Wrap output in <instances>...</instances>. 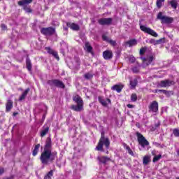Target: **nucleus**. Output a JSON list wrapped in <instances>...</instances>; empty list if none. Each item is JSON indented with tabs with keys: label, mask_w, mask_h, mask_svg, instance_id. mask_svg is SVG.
<instances>
[{
	"label": "nucleus",
	"mask_w": 179,
	"mask_h": 179,
	"mask_svg": "<svg viewBox=\"0 0 179 179\" xmlns=\"http://www.w3.org/2000/svg\"><path fill=\"white\" fill-rule=\"evenodd\" d=\"M57 158V152H51V150H43L40 157V160L42 164L47 166V164L54 162Z\"/></svg>",
	"instance_id": "f257e3e1"
},
{
	"label": "nucleus",
	"mask_w": 179,
	"mask_h": 179,
	"mask_svg": "<svg viewBox=\"0 0 179 179\" xmlns=\"http://www.w3.org/2000/svg\"><path fill=\"white\" fill-rule=\"evenodd\" d=\"M101 136L98 143V145L96 147V150L103 152V146H105L106 149H108V148H110V138H108V137L104 136V131H101Z\"/></svg>",
	"instance_id": "f03ea898"
},
{
	"label": "nucleus",
	"mask_w": 179,
	"mask_h": 179,
	"mask_svg": "<svg viewBox=\"0 0 179 179\" xmlns=\"http://www.w3.org/2000/svg\"><path fill=\"white\" fill-rule=\"evenodd\" d=\"M73 100L77 105L71 106L72 110L74 111H82L83 110V100H82V98L79 95H76L73 97Z\"/></svg>",
	"instance_id": "7ed1b4c3"
},
{
	"label": "nucleus",
	"mask_w": 179,
	"mask_h": 179,
	"mask_svg": "<svg viewBox=\"0 0 179 179\" xmlns=\"http://www.w3.org/2000/svg\"><path fill=\"white\" fill-rule=\"evenodd\" d=\"M136 135L138 138V142L141 146L140 150H149V148L146 149V147L149 145V141H148V140H146V138L141 133L137 132Z\"/></svg>",
	"instance_id": "20e7f679"
},
{
	"label": "nucleus",
	"mask_w": 179,
	"mask_h": 179,
	"mask_svg": "<svg viewBox=\"0 0 179 179\" xmlns=\"http://www.w3.org/2000/svg\"><path fill=\"white\" fill-rule=\"evenodd\" d=\"M32 2L33 0H21L18 1V5L20 6H23V9L27 13H31L33 10H31L30 6H29V3H31Z\"/></svg>",
	"instance_id": "39448f33"
},
{
	"label": "nucleus",
	"mask_w": 179,
	"mask_h": 179,
	"mask_svg": "<svg viewBox=\"0 0 179 179\" xmlns=\"http://www.w3.org/2000/svg\"><path fill=\"white\" fill-rule=\"evenodd\" d=\"M140 29L141 31H143L147 34H150V36H152L153 37H158L159 36V34H157L155 30L146 27L145 25L140 24Z\"/></svg>",
	"instance_id": "423d86ee"
},
{
	"label": "nucleus",
	"mask_w": 179,
	"mask_h": 179,
	"mask_svg": "<svg viewBox=\"0 0 179 179\" xmlns=\"http://www.w3.org/2000/svg\"><path fill=\"white\" fill-rule=\"evenodd\" d=\"M48 83L50 86H55L56 87H59V89H65V85L59 80H50Z\"/></svg>",
	"instance_id": "0eeeda50"
},
{
	"label": "nucleus",
	"mask_w": 179,
	"mask_h": 179,
	"mask_svg": "<svg viewBox=\"0 0 179 179\" xmlns=\"http://www.w3.org/2000/svg\"><path fill=\"white\" fill-rule=\"evenodd\" d=\"M157 19L162 20V23H173V18L163 15L162 12L158 13Z\"/></svg>",
	"instance_id": "6e6552de"
},
{
	"label": "nucleus",
	"mask_w": 179,
	"mask_h": 179,
	"mask_svg": "<svg viewBox=\"0 0 179 179\" xmlns=\"http://www.w3.org/2000/svg\"><path fill=\"white\" fill-rule=\"evenodd\" d=\"M149 113H155V114L159 111V103L157 101H152L148 106Z\"/></svg>",
	"instance_id": "1a4fd4ad"
},
{
	"label": "nucleus",
	"mask_w": 179,
	"mask_h": 179,
	"mask_svg": "<svg viewBox=\"0 0 179 179\" xmlns=\"http://www.w3.org/2000/svg\"><path fill=\"white\" fill-rule=\"evenodd\" d=\"M141 59L143 61V66H148V65H150L152 62H153V59H155V57L153 56L150 55L147 56L146 57H141Z\"/></svg>",
	"instance_id": "9d476101"
},
{
	"label": "nucleus",
	"mask_w": 179,
	"mask_h": 179,
	"mask_svg": "<svg viewBox=\"0 0 179 179\" xmlns=\"http://www.w3.org/2000/svg\"><path fill=\"white\" fill-rule=\"evenodd\" d=\"M41 32L45 36H52V34L55 33V29L52 27L42 28Z\"/></svg>",
	"instance_id": "9b49d317"
},
{
	"label": "nucleus",
	"mask_w": 179,
	"mask_h": 179,
	"mask_svg": "<svg viewBox=\"0 0 179 179\" xmlns=\"http://www.w3.org/2000/svg\"><path fill=\"white\" fill-rule=\"evenodd\" d=\"M174 83V81L167 79L160 81L159 86H160V87H170V86H173Z\"/></svg>",
	"instance_id": "f8f14e48"
},
{
	"label": "nucleus",
	"mask_w": 179,
	"mask_h": 179,
	"mask_svg": "<svg viewBox=\"0 0 179 179\" xmlns=\"http://www.w3.org/2000/svg\"><path fill=\"white\" fill-rule=\"evenodd\" d=\"M98 22L99 24H101L102 26H108L111 24L113 22V19L112 18H101L99 20Z\"/></svg>",
	"instance_id": "ddd939ff"
},
{
	"label": "nucleus",
	"mask_w": 179,
	"mask_h": 179,
	"mask_svg": "<svg viewBox=\"0 0 179 179\" xmlns=\"http://www.w3.org/2000/svg\"><path fill=\"white\" fill-rule=\"evenodd\" d=\"M103 57L104 59H111V58H113V51L105 50L103 52Z\"/></svg>",
	"instance_id": "4468645a"
},
{
	"label": "nucleus",
	"mask_w": 179,
	"mask_h": 179,
	"mask_svg": "<svg viewBox=\"0 0 179 179\" xmlns=\"http://www.w3.org/2000/svg\"><path fill=\"white\" fill-rule=\"evenodd\" d=\"M52 146L51 138L48 137L46 139L44 150H51Z\"/></svg>",
	"instance_id": "2eb2a0df"
},
{
	"label": "nucleus",
	"mask_w": 179,
	"mask_h": 179,
	"mask_svg": "<svg viewBox=\"0 0 179 179\" xmlns=\"http://www.w3.org/2000/svg\"><path fill=\"white\" fill-rule=\"evenodd\" d=\"M99 101L102 104V106H107V104H110L111 103V100L110 99H103L101 96H99Z\"/></svg>",
	"instance_id": "dca6fc26"
},
{
	"label": "nucleus",
	"mask_w": 179,
	"mask_h": 179,
	"mask_svg": "<svg viewBox=\"0 0 179 179\" xmlns=\"http://www.w3.org/2000/svg\"><path fill=\"white\" fill-rule=\"evenodd\" d=\"M112 90L116 91L117 93H121L122 89H124V85H115L111 87Z\"/></svg>",
	"instance_id": "f3484780"
},
{
	"label": "nucleus",
	"mask_w": 179,
	"mask_h": 179,
	"mask_svg": "<svg viewBox=\"0 0 179 179\" xmlns=\"http://www.w3.org/2000/svg\"><path fill=\"white\" fill-rule=\"evenodd\" d=\"M50 131V127L48 126H44L41 131V137L44 138L47 134H48V131Z\"/></svg>",
	"instance_id": "a211bd4d"
},
{
	"label": "nucleus",
	"mask_w": 179,
	"mask_h": 179,
	"mask_svg": "<svg viewBox=\"0 0 179 179\" xmlns=\"http://www.w3.org/2000/svg\"><path fill=\"white\" fill-rule=\"evenodd\" d=\"M30 92V88H27V90H25L22 95L20 96L19 98V101H22V100H24V99H26V97L27 96V94H29V92Z\"/></svg>",
	"instance_id": "6ab92c4d"
},
{
	"label": "nucleus",
	"mask_w": 179,
	"mask_h": 179,
	"mask_svg": "<svg viewBox=\"0 0 179 179\" xmlns=\"http://www.w3.org/2000/svg\"><path fill=\"white\" fill-rule=\"evenodd\" d=\"M46 50L48 52H49V54H51L52 55H53V57H55V58H56V59L59 61V57H58V53L57 52L51 50V48H46Z\"/></svg>",
	"instance_id": "aec40b11"
},
{
	"label": "nucleus",
	"mask_w": 179,
	"mask_h": 179,
	"mask_svg": "<svg viewBox=\"0 0 179 179\" xmlns=\"http://www.w3.org/2000/svg\"><path fill=\"white\" fill-rule=\"evenodd\" d=\"M13 107V102L10 99H8L6 105V111L7 112L10 111Z\"/></svg>",
	"instance_id": "412c9836"
},
{
	"label": "nucleus",
	"mask_w": 179,
	"mask_h": 179,
	"mask_svg": "<svg viewBox=\"0 0 179 179\" xmlns=\"http://www.w3.org/2000/svg\"><path fill=\"white\" fill-rule=\"evenodd\" d=\"M127 44H128L129 47H134L136 45V44H138V41H136V39H131L130 41H128L127 42Z\"/></svg>",
	"instance_id": "4be33fe9"
},
{
	"label": "nucleus",
	"mask_w": 179,
	"mask_h": 179,
	"mask_svg": "<svg viewBox=\"0 0 179 179\" xmlns=\"http://www.w3.org/2000/svg\"><path fill=\"white\" fill-rule=\"evenodd\" d=\"M150 162V156L149 155H145L143 159V164L145 165V166H147V164H149Z\"/></svg>",
	"instance_id": "5701e85b"
},
{
	"label": "nucleus",
	"mask_w": 179,
	"mask_h": 179,
	"mask_svg": "<svg viewBox=\"0 0 179 179\" xmlns=\"http://www.w3.org/2000/svg\"><path fill=\"white\" fill-rule=\"evenodd\" d=\"M136 85H138V80L136 78L130 80L131 89H135V87H136Z\"/></svg>",
	"instance_id": "b1692460"
},
{
	"label": "nucleus",
	"mask_w": 179,
	"mask_h": 179,
	"mask_svg": "<svg viewBox=\"0 0 179 179\" xmlns=\"http://www.w3.org/2000/svg\"><path fill=\"white\" fill-rule=\"evenodd\" d=\"M98 159L99 160V162H101V163H107V162H109L110 158L106 156L103 157H99Z\"/></svg>",
	"instance_id": "393cba45"
},
{
	"label": "nucleus",
	"mask_w": 179,
	"mask_h": 179,
	"mask_svg": "<svg viewBox=\"0 0 179 179\" xmlns=\"http://www.w3.org/2000/svg\"><path fill=\"white\" fill-rule=\"evenodd\" d=\"M131 71H132L133 73H138V72H139V71H141V64H138L137 66H134L131 69Z\"/></svg>",
	"instance_id": "a878e982"
},
{
	"label": "nucleus",
	"mask_w": 179,
	"mask_h": 179,
	"mask_svg": "<svg viewBox=\"0 0 179 179\" xmlns=\"http://www.w3.org/2000/svg\"><path fill=\"white\" fill-rule=\"evenodd\" d=\"M124 148L126 149V150H127L129 155H131V156H134V152L132 151L129 145L124 144Z\"/></svg>",
	"instance_id": "bb28decb"
},
{
	"label": "nucleus",
	"mask_w": 179,
	"mask_h": 179,
	"mask_svg": "<svg viewBox=\"0 0 179 179\" xmlns=\"http://www.w3.org/2000/svg\"><path fill=\"white\" fill-rule=\"evenodd\" d=\"M39 149H40V144L36 145L32 152L33 156H37V153H38Z\"/></svg>",
	"instance_id": "cd10ccee"
},
{
	"label": "nucleus",
	"mask_w": 179,
	"mask_h": 179,
	"mask_svg": "<svg viewBox=\"0 0 179 179\" xmlns=\"http://www.w3.org/2000/svg\"><path fill=\"white\" fill-rule=\"evenodd\" d=\"M70 28L71 29V30L78 31V30H79V25H78L75 23H72L70 24Z\"/></svg>",
	"instance_id": "c85d7f7f"
},
{
	"label": "nucleus",
	"mask_w": 179,
	"mask_h": 179,
	"mask_svg": "<svg viewBox=\"0 0 179 179\" xmlns=\"http://www.w3.org/2000/svg\"><path fill=\"white\" fill-rule=\"evenodd\" d=\"M165 0H157V7L158 8V9H160V8H162V6H163V3L164 2Z\"/></svg>",
	"instance_id": "c756f323"
},
{
	"label": "nucleus",
	"mask_w": 179,
	"mask_h": 179,
	"mask_svg": "<svg viewBox=\"0 0 179 179\" xmlns=\"http://www.w3.org/2000/svg\"><path fill=\"white\" fill-rule=\"evenodd\" d=\"M85 48L87 52H92L93 48L90 45L89 43H85Z\"/></svg>",
	"instance_id": "7c9ffc66"
},
{
	"label": "nucleus",
	"mask_w": 179,
	"mask_h": 179,
	"mask_svg": "<svg viewBox=\"0 0 179 179\" xmlns=\"http://www.w3.org/2000/svg\"><path fill=\"white\" fill-rule=\"evenodd\" d=\"M170 3H171V6L173 8V9H177V5H178L177 1L172 0L171 1Z\"/></svg>",
	"instance_id": "2f4dec72"
},
{
	"label": "nucleus",
	"mask_w": 179,
	"mask_h": 179,
	"mask_svg": "<svg viewBox=\"0 0 179 179\" xmlns=\"http://www.w3.org/2000/svg\"><path fill=\"white\" fill-rule=\"evenodd\" d=\"M161 92L162 93H163L164 94H166V96H170V93H171V92H169L164 90H156V92Z\"/></svg>",
	"instance_id": "473e14b6"
},
{
	"label": "nucleus",
	"mask_w": 179,
	"mask_h": 179,
	"mask_svg": "<svg viewBox=\"0 0 179 179\" xmlns=\"http://www.w3.org/2000/svg\"><path fill=\"white\" fill-rule=\"evenodd\" d=\"M53 171H50L44 177V179H51V177L53 176Z\"/></svg>",
	"instance_id": "72a5a7b5"
},
{
	"label": "nucleus",
	"mask_w": 179,
	"mask_h": 179,
	"mask_svg": "<svg viewBox=\"0 0 179 179\" xmlns=\"http://www.w3.org/2000/svg\"><path fill=\"white\" fill-rule=\"evenodd\" d=\"M159 159H162V155H156L154 157L152 162L154 163H156V162H159Z\"/></svg>",
	"instance_id": "f704fd0d"
},
{
	"label": "nucleus",
	"mask_w": 179,
	"mask_h": 179,
	"mask_svg": "<svg viewBox=\"0 0 179 179\" xmlns=\"http://www.w3.org/2000/svg\"><path fill=\"white\" fill-rule=\"evenodd\" d=\"M84 78H85V79H92V78H93V75L90 73H87L84 75Z\"/></svg>",
	"instance_id": "c9c22d12"
},
{
	"label": "nucleus",
	"mask_w": 179,
	"mask_h": 179,
	"mask_svg": "<svg viewBox=\"0 0 179 179\" xmlns=\"http://www.w3.org/2000/svg\"><path fill=\"white\" fill-rule=\"evenodd\" d=\"M173 134L174 136H176V138H179V129H173Z\"/></svg>",
	"instance_id": "e433bc0d"
},
{
	"label": "nucleus",
	"mask_w": 179,
	"mask_h": 179,
	"mask_svg": "<svg viewBox=\"0 0 179 179\" xmlns=\"http://www.w3.org/2000/svg\"><path fill=\"white\" fill-rule=\"evenodd\" d=\"M131 101H136V100H138V96H136V94H131Z\"/></svg>",
	"instance_id": "4c0bfd02"
},
{
	"label": "nucleus",
	"mask_w": 179,
	"mask_h": 179,
	"mask_svg": "<svg viewBox=\"0 0 179 179\" xmlns=\"http://www.w3.org/2000/svg\"><path fill=\"white\" fill-rule=\"evenodd\" d=\"M108 43H110V44L111 45H113V47L115 46V45L117 44V43L115 42V41H113L111 39L108 40Z\"/></svg>",
	"instance_id": "58836bf2"
},
{
	"label": "nucleus",
	"mask_w": 179,
	"mask_h": 179,
	"mask_svg": "<svg viewBox=\"0 0 179 179\" xmlns=\"http://www.w3.org/2000/svg\"><path fill=\"white\" fill-rule=\"evenodd\" d=\"M145 51H146V49L145 48H142L140 50V55H143L145 54Z\"/></svg>",
	"instance_id": "ea45409f"
},
{
	"label": "nucleus",
	"mask_w": 179,
	"mask_h": 179,
	"mask_svg": "<svg viewBox=\"0 0 179 179\" xmlns=\"http://www.w3.org/2000/svg\"><path fill=\"white\" fill-rule=\"evenodd\" d=\"M129 62H130L131 64H134V62H135V57H129Z\"/></svg>",
	"instance_id": "a19ab883"
},
{
	"label": "nucleus",
	"mask_w": 179,
	"mask_h": 179,
	"mask_svg": "<svg viewBox=\"0 0 179 179\" xmlns=\"http://www.w3.org/2000/svg\"><path fill=\"white\" fill-rule=\"evenodd\" d=\"M26 64H27V65L31 64V62L30 61V59L27 58Z\"/></svg>",
	"instance_id": "79ce46f5"
},
{
	"label": "nucleus",
	"mask_w": 179,
	"mask_h": 179,
	"mask_svg": "<svg viewBox=\"0 0 179 179\" xmlns=\"http://www.w3.org/2000/svg\"><path fill=\"white\" fill-rule=\"evenodd\" d=\"M27 68L28 71H31V64H27Z\"/></svg>",
	"instance_id": "37998d69"
},
{
	"label": "nucleus",
	"mask_w": 179,
	"mask_h": 179,
	"mask_svg": "<svg viewBox=\"0 0 179 179\" xmlns=\"http://www.w3.org/2000/svg\"><path fill=\"white\" fill-rule=\"evenodd\" d=\"M1 29L2 30H6V25H5L4 24H1Z\"/></svg>",
	"instance_id": "c03bdc74"
},
{
	"label": "nucleus",
	"mask_w": 179,
	"mask_h": 179,
	"mask_svg": "<svg viewBox=\"0 0 179 179\" xmlns=\"http://www.w3.org/2000/svg\"><path fill=\"white\" fill-rule=\"evenodd\" d=\"M128 108H134V106L131 104H127Z\"/></svg>",
	"instance_id": "a18cd8bd"
},
{
	"label": "nucleus",
	"mask_w": 179,
	"mask_h": 179,
	"mask_svg": "<svg viewBox=\"0 0 179 179\" xmlns=\"http://www.w3.org/2000/svg\"><path fill=\"white\" fill-rule=\"evenodd\" d=\"M3 171H4V170H3V168H2V169H0V176L2 175V174H3Z\"/></svg>",
	"instance_id": "49530a36"
},
{
	"label": "nucleus",
	"mask_w": 179,
	"mask_h": 179,
	"mask_svg": "<svg viewBox=\"0 0 179 179\" xmlns=\"http://www.w3.org/2000/svg\"><path fill=\"white\" fill-rule=\"evenodd\" d=\"M153 145H154L155 146H160V144H159V143H157V142L153 143Z\"/></svg>",
	"instance_id": "de8ad7c7"
},
{
	"label": "nucleus",
	"mask_w": 179,
	"mask_h": 179,
	"mask_svg": "<svg viewBox=\"0 0 179 179\" xmlns=\"http://www.w3.org/2000/svg\"><path fill=\"white\" fill-rule=\"evenodd\" d=\"M102 37H103V40H107V36H103Z\"/></svg>",
	"instance_id": "09e8293b"
},
{
	"label": "nucleus",
	"mask_w": 179,
	"mask_h": 179,
	"mask_svg": "<svg viewBox=\"0 0 179 179\" xmlns=\"http://www.w3.org/2000/svg\"><path fill=\"white\" fill-rule=\"evenodd\" d=\"M79 64H80L79 59H77V65H79Z\"/></svg>",
	"instance_id": "8fccbe9b"
},
{
	"label": "nucleus",
	"mask_w": 179,
	"mask_h": 179,
	"mask_svg": "<svg viewBox=\"0 0 179 179\" xmlns=\"http://www.w3.org/2000/svg\"><path fill=\"white\" fill-rule=\"evenodd\" d=\"M178 156H179V149L176 151Z\"/></svg>",
	"instance_id": "3c124183"
},
{
	"label": "nucleus",
	"mask_w": 179,
	"mask_h": 179,
	"mask_svg": "<svg viewBox=\"0 0 179 179\" xmlns=\"http://www.w3.org/2000/svg\"><path fill=\"white\" fill-rule=\"evenodd\" d=\"M161 40L158 41V43H160Z\"/></svg>",
	"instance_id": "603ef678"
},
{
	"label": "nucleus",
	"mask_w": 179,
	"mask_h": 179,
	"mask_svg": "<svg viewBox=\"0 0 179 179\" xmlns=\"http://www.w3.org/2000/svg\"><path fill=\"white\" fill-rule=\"evenodd\" d=\"M13 115H16V113H13Z\"/></svg>",
	"instance_id": "864d4df0"
},
{
	"label": "nucleus",
	"mask_w": 179,
	"mask_h": 179,
	"mask_svg": "<svg viewBox=\"0 0 179 179\" xmlns=\"http://www.w3.org/2000/svg\"><path fill=\"white\" fill-rule=\"evenodd\" d=\"M178 179H179V178H178Z\"/></svg>",
	"instance_id": "5fc2aeb1"
}]
</instances>
